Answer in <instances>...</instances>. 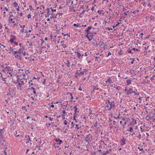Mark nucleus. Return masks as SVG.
I'll use <instances>...</instances> for the list:
<instances>
[{"mask_svg":"<svg viewBox=\"0 0 155 155\" xmlns=\"http://www.w3.org/2000/svg\"><path fill=\"white\" fill-rule=\"evenodd\" d=\"M106 104H109L110 105V108L108 109V110L110 111L111 109H114L115 108L114 101L110 100H107L106 102Z\"/></svg>","mask_w":155,"mask_h":155,"instance_id":"f257e3e1","label":"nucleus"},{"mask_svg":"<svg viewBox=\"0 0 155 155\" xmlns=\"http://www.w3.org/2000/svg\"><path fill=\"white\" fill-rule=\"evenodd\" d=\"M15 84L17 86V88L18 89H19L20 90H22L24 88V85H23L20 83H18V82H14Z\"/></svg>","mask_w":155,"mask_h":155,"instance_id":"f03ea898","label":"nucleus"},{"mask_svg":"<svg viewBox=\"0 0 155 155\" xmlns=\"http://www.w3.org/2000/svg\"><path fill=\"white\" fill-rule=\"evenodd\" d=\"M24 50V48L23 46H22L21 48H20L18 51H15L14 53H13V54H15L17 53L21 54L22 52H23Z\"/></svg>","mask_w":155,"mask_h":155,"instance_id":"7ed1b4c3","label":"nucleus"},{"mask_svg":"<svg viewBox=\"0 0 155 155\" xmlns=\"http://www.w3.org/2000/svg\"><path fill=\"white\" fill-rule=\"evenodd\" d=\"M92 136L91 134H89L86 136L85 138V139L86 142L89 143L92 139Z\"/></svg>","mask_w":155,"mask_h":155,"instance_id":"20e7f679","label":"nucleus"},{"mask_svg":"<svg viewBox=\"0 0 155 155\" xmlns=\"http://www.w3.org/2000/svg\"><path fill=\"white\" fill-rule=\"evenodd\" d=\"M5 69L6 70V71H8L9 72L10 71L11 72V71H13V69L11 67L7 66L5 67Z\"/></svg>","mask_w":155,"mask_h":155,"instance_id":"39448f33","label":"nucleus"},{"mask_svg":"<svg viewBox=\"0 0 155 155\" xmlns=\"http://www.w3.org/2000/svg\"><path fill=\"white\" fill-rule=\"evenodd\" d=\"M8 90L9 92L7 94V95H8V96L9 95L10 96V95L11 94H13L14 92V90L12 88H9L8 89Z\"/></svg>","mask_w":155,"mask_h":155,"instance_id":"423d86ee","label":"nucleus"},{"mask_svg":"<svg viewBox=\"0 0 155 155\" xmlns=\"http://www.w3.org/2000/svg\"><path fill=\"white\" fill-rule=\"evenodd\" d=\"M92 28V26H89L85 30V31L88 34H90L91 33V32L90 31V30H91Z\"/></svg>","mask_w":155,"mask_h":155,"instance_id":"0eeeda50","label":"nucleus"},{"mask_svg":"<svg viewBox=\"0 0 155 155\" xmlns=\"http://www.w3.org/2000/svg\"><path fill=\"white\" fill-rule=\"evenodd\" d=\"M75 53L77 54V57L78 58H79L81 57V54H82L81 52H80V51L77 52L75 51Z\"/></svg>","mask_w":155,"mask_h":155,"instance_id":"6e6552de","label":"nucleus"},{"mask_svg":"<svg viewBox=\"0 0 155 155\" xmlns=\"http://www.w3.org/2000/svg\"><path fill=\"white\" fill-rule=\"evenodd\" d=\"M90 34L91 35H89L88 37V39L89 40V41H90L93 38V33L91 32V33H90Z\"/></svg>","mask_w":155,"mask_h":155,"instance_id":"1a4fd4ad","label":"nucleus"},{"mask_svg":"<svg viewBox=\"0 0 155 155\" xmlns=\"http://www.w3.org/2000/svg\"><path fill=\"white\" fill-rule=\"evenodd\" d=\"M64 63L66 64V66L68 67H70L71 66V63L68 59L66 62Z\"/></svg>","mask_w":155,"mask_h":155,"instance_id":"9d476101","label":"nucleus"},{"mask_svg":"<svg viewBox=\"0 0 155 155\" xmlns=\"http://www.w3.org/2000/svg\"><path fill=\"white\" fill-rule=\"evenodd\" d=\"M106 83H108L109 84H111V83H112L113 82L111 79L110 78H108V79L107 80V81H106Z\"/></svg>","mask_w":155,"mask_h":155,"instance_id":"9b49d317","label":"nucleus"},{"mask_svg":"<svg viewBox=\"0 0 155 155\" xmlns=\"http://www.w3.org/2000/svg\"><path fill=\"white\" fill-rule=\"evenodd\" d=\"M1 75V78H2V80L3 83L8 84V83L6 82L5 79L6 78H5L2 77V75Z\"/></svg>","mask_w":155,"mask_h":155,"instance_id":"f8f14e48","label":"nucleus"},{"mask_svg":"<svg viewBox=\"0 0 155 155\" xmlns=\"http://www.w3.org/2000/svg\"><path fill=\"white\" fill-rule=\"evenodd\" d=\"M131 120L132 122L130 123V124L132 125L133 124H136L137 123L136 122V120L132 118Z\"/></svg>","mask_w":155,"mask_h":155,"instance_id":"ddd939ff","label":"nucleus"},{"mask_svg":"<svg viewBox=\"0 0 155 155\" xmlns=\"http://www.w3.org/2000/svg\"><path fill=\"white\" fill-rule=\"evenodd\" d=\"M28 138H27V141H26V143H28L29 142V141L31 142L32 141L31 140V139L29 136V135L28 136Z\"/></svg>","mask_w":155,"mask_h":155,"instance_id":"4468645a","label":"nucleus"},{"mask_svg":"<svg viewBox=\"0 0 155 155\" xmlns=\"http://www.w3.org/2000/svg\"><path fill=\"white\" fill-rule=\"evenodd\" d=\"M99 45L100 47H101L103 45L104 47L105 45V44H104L103 42L100 41Z\"/></svg>","mask_w":155,"mask_h":155,"instance_id":"2eb2a0df","label":"nucleus"},{"mask_svg":"<svg viewBox=\"0 0 155 155\" xmlns=\"http://www.w3.org/2000/svg\"><path fill=\"white\" fill-rule=\"evenodd\" d=\"M47 10V16H45L46 17H49V16L50 15V14L49 13L50 11L49 9L48 8H47L46 9Z\"/></svg>","mask_w":155,"mask_h":155,"instance_id":"dca6fc26","label":"nucleus"},{"mask_svg":"<svg viewBox=\"0 0 155 155\" xmlns=\"http://www.w3.org/2000/svg\"><path fill=\"white\" fill-rule=\"evenodd\" d=\"M132 80L130 79H128L127 81V85H129L130 84H131V81Z\"/></svg>","mask_w":155,"mask_h":155,"instance_id":"f3484780","label":"nucleus"},{"mask_svg":"<svg viewBox=\"0 0 155 155\" xmlns=\"http://www.w3.org/2000/svg\"><path fill=\"white\" fill-rule=\"evenodd\" d=\"M84 72L83 71L81 72L80 73H78V72H77L76 73V74H77L78 75H80V74H81L82 75H84Z\"/></svg>","mask_w":155,"mask_h":155,"instance_id":"a211bd4d","label":"nucleus"},{"mask_svg":"<svg viewBox=\"0 0 155 155\" xmlns=\"http://www.w3.org/2000/svg\"><path fill=\"white\" fill-rule=\"evenodd\" d=\"M9 52H8L9 53H10L11 52H14L13 48L12 47H10L9 49Z\"/></svg>","mask_w":155,"mask_h":155,"instance_id":"6ab92c4d","label":"nucleus"},{"mask_svg":"<svg viewBox=\"0 0 155 155\" xmlns=\"http://www.w3.org/2000/svg\"><path fill=\"white\" fill-rule=\"evenodd\" d=\"M139 12V11L138 10H135V11H134L132 12V13H133L134 15H138V14L137 15V12Z\"/></svg>","mask_w":155,"mask_h":155,"instance_id":"aec40b11","label":"nucleus"},{"mask_svg":"<svg viewBox=\"0 0 155 155\" xmlns=\"http://www.w3.org/2000/svg\"><path fill=\"white\" fill-rule=\"evenodd\" d=\"M73 108L75 109L74 112H78V113H79V111H78V108L77 107V105L76 106H74V107Z\"/></svg>","mask_w":155,"mask_h":155,"instance_id":"412c9836","label":"nucleus"},{"mask_svg":"<svg viewBox=\"0 0 155 155\" xmlns=\"http://www.w3.org/2000/svg\"><path fill=\"white\" fill-rule=\"evenodd\" d=\"M3 27L2 25L1 22H0V33H1L3 31L2 28Z\"/></svg>","mask_w":155,"mask_h":155,"instance_id":"4be33fe9","label":"nucleus"},{"mask_svg":"<svg viewBox=\"0 0 155 155\" xmlns=\"http://www.w3.org/2000/svg\"><path fill=\"white\" fill-rule=\"evenodd\" d=\"M15 55V57L16 58H18L20 56V54L18 53V54H13Z\"/></svg>","mask_w":155,"mask_h":155,"instance_id":"5701e85b","label":"nucleus"},{"mask_svg":"<svg viewBox=\"0 0 155 155\" xmlns=\"http://www.w3.org/2000/svg\"><path fill=\"white\" fill-rule=\"evenodd\" d=\"M5 140L3 139L1 140H0V143L1 144L3 145L4 144V143L5 142Z\"/></svg>","mask_w":155,"mask_h":155,"instance_id":"b1692460","label":"nucleus"},{"mask_svg":"<svg viewBox=\"0 0 155 155\" xmlns=\"http://www.w3.org/2000/svg\"><path fill=\"white\" fill-rule=\"evenodd\" d=\"M111 150H112V149H110L109 150H107V151H106L105 152V153L107 154L110 153V152H111Z\"/></svg>","mask_w":155,"mask_h":155,"instance_id":"393cba45","label":"nucleus"},{"mask_svg":"<svg viewBox=\"0 0 155 155\" xmlns=\"http://www.w3.org/2000/svg\"><path fill=\"white\" fill-rule=\"evenodd\" d=\"M153 117V116H152V117H150V116H148V115H147L146 116V117L147 118H148V119H147V120H148V121L149 120H151V119H152V118Z\"/></svg>","mask_w":155,"mask_h":155,"instance_id":"a878e982","label":"nucleus"},{"mask_svg":"<svg viewBox=\"0 0 155 155\" xmlns=\"http://www.w3.org/2000/svg\"><path fill=\"white\" fill-rule=\"evenodd\" d=\"M13 4L14 5V6L15 7H17L18 5L17 3L16 2H14Z\"/></svg>","mask_w":155,"mask_h":155,"instance_id":"bb28decb","label":"nucleus"},{"mask_svg":"<svg viewBox=\"0 0 155 155\" xmlns=\"http://www.w3.org/2000/svg\"><path fill=\"white\" fill-rule=\"evenodd\" d=\"M57 18V17L55 16L54 15H51V16L50 17V18L54 19H56Z\"/></svg>","mask_w":155,"mask_h":155,"instance_id":"cd10ccee","label":"nucleus"},{"mask_svg":"<svg viewBox=\"0 0 155 155\" xmlns=\"http://www.w3.org/2000/svg\"><path fill=\"white\" fill-rule=\"evenodd\" d=\"M120 114H119L118 115H116V116H114V118H116V119H117L120 118Z\"/></svg>","mask_w":155,"mask_h":155,"instance_id":"c85d7f7f","label":"nucleus"},{"mask_svg":"<svg viewBox=\"0 0 155 155\" xmlns=\"http://www.w3.org/2000/svg\"><path fill=\"white\" fill-rule=\"evenodd\" d=\"M74 25L75 26H76L77 27H81V25L80 24H74Z\"/></svg>","mask_w":155,"mask_h":155,"instance_id":"c756f323","label":"nucleus"},{"mask_svg":"<svg viewBox=\"0 0 155 155\" xmlns=\"http://www.w3.org/2000/svg\"><path fill=\"white\" fill-rule=\"evenodd\" d=\"M122 89V87H121L120 86H118L116 88V89L118 91H120V90L121 89Z\"/></svg>","mask_w":155,"mask_h":155,"instance_id":"7c9ffc66","label":"nucleus"},{"mask_svg":"<svg viewBox=\"0 0 155 155\" xmlns=\"http://www.w3.org/2000/svg\"><path fill=\"white\" fill-rule=\"evenodd\" d=\"M11 37H12V38H11L12 39H13V40H16V37L15 36H14V35H12Z\"/></svg>","mask_w":155,"mask_h":155,"instance_id":"2f4dec72","label":"nucleus"},{"mask_svg":"<svg viewBox=\"0 0 155 155\" xmlns=\"http://www.w3.org/2000/svg\"><path fill=\"white\" fill-rule=\"evenodd\" d=\"M127 52H128L129 53L131 54H132L133 53V52H132V50H130V49H128Z\"/></svg>","mask_w":155,"mask_h":155,"instance_id":"473e14b6","label":"nucleus"},{"mask_svg":"<svg viewBox=\"0 0 155 155\" xmlns=\"http://www.w3.org/2000/svg\"><path fill=\"white\" fill-rule=\"evenodd\" d=\"M3 139V137L2 133H0V140Z\"/></svg>","mask_w":155,"mask_h":155,"instance_id":"72a5a7b5","label":"nucleus"},{"mask_svg":"<svg viewBox=\"0 0 155 155\" xmlns=\"http://www.w3.org/2000/svg\"><path fill=\"white\" fill-rule=\"evenodd\" d=\"M58 144H57L56 143H54V146L55 148H58L59 147V146L57 145Z\"/></svg>","mask_w":155,"mask_h":155,"instance_id":"f704fd0d","label":"nucleus"},{"mask_svg":"<svg viewBox=\"0 0 155 155\" xmlns=\"http://www.w3.org/2000/svg\"><path fill=\"white\" fill-rule=\"evenodd\" d=\"M18 83H20V84L23 85H24V83L23 81H20V82H18Z\"/></svg>","mask_w":155,"mask_h":155,"instance_id":"c9c22d12","label":"nucleus"},{"mask_svg":"<svg viewBox=\"0 0 155 155\" xmlns=\"http://www.w3.org/2000/svg\"><path fill=\"white\" fill-rule=\"evenodd\" d=\"M122 119L123 121H127L128 120V118H127L122 117Z\"/></svg>","mask_w":155,"mask_h":155,"instance_id":"e433bc0d","label":"nucleus"},{"mask_svg":"<svg viewBox=\"0 0 155 155\" xmlns=\"http://www.w3.org/2000/svg\"><path fill=\"white\" fill-rule=\"evenodd\" d=\"M63 142L61 140H60V141H59L58 142H57V143H56L57 144H60Z\"/></svg>","mask_w":155,"mask_h":155,"instance_id":"4c0bfd02","label":"nucleus"},{"mask_svg":"<svg viewBox=\"0 0 155 155\" xmlns=\"http://www.w3.org/2000/svg\"><path fill=\"white\" fill-rule=\"evenodd\" d=\"M12 20L13 19L12 18H9L8 21L9 23H11L12 22Z\"/></svg>","mask_w":155,"mask_h":155,"instance_id":"58836bf2","label":"nucleus"},{"mask_svg":"<svg viewBox=\"0 0 155 155\" xmlns=\"http://www.w3.org/2000/svg\"><path fill=\"white\" fill-rule=\"evenodd\" d=\"M132 49H133V51H139V50L135 48H133Z\"/></svg>","mask_w":155,"mask_h":155,"instance_id":"ea45409f","label":"nucleus"},{"mask_svg":"<svg viewBox=\"0 0 155 155\" xmlns=\"http://www.w3.org/2000/svg\"><path fill=\"white\" fill-rule=\"evenodd\" d=\"M126 141V140L125 139H123L122 141V143L124 144H126L125 142Z\"/></svg>","mask_w":155,"mask_h":155,"instance_id":"a19ab883","label":"nucleus"},{"mask_svg":"<svg viewBox=\"0 0 155 155\" xmlns=\"http://www.w3.org/2000/svg\"><path fill=\"white\" fill-rule=\"evenodd\" d=\"M81 127H79V125L78 124H76L75 125V128H77V129H79V128H80Z\"/></svg>","mask_w":155,"mask_h":155,"instance_id":"79ce46f5","label":"nucleus"},{"mask_svg":"<svg viewBox=\"0 0 155 155\" xmlns=\"http://www.w3.org/2000/svg\"><path fill=\"white\" fill-rule=\"evenodd\" d=\"M54 140H55V141L56 142H58L59 141H60L61 140L60 139H54Z\"/></svg>","mask_w":155,"mask_h":155,"instance_id":"37998d69","label":"nucleus"},{"mask_svg":"<svg viewBox=\"0 0 155 155\" xmlns=\"http://www.w3.org/2000/svg\"><path fill=\"white\" fill-rule=\"evenodd\" d=\"M129 131H130L131 132H132L133 131V128L132 127H130V130H129Z\"/></svg>","mask_w":155,"mask_h":155,"instance_id":"c03bdc74","label":"nucleus"},{"mask_svg":"<svg viewBox=\"0 0 155 155\" xmlns=\"http://www.w3.org/2000/svg\"><path fill=\"white\" fill-rule=\"evenodd\" d=\"M143 33H141L140 34V37H141V38H142V39H144V37H143Z\"/></svg>","mask_w":155,"mask_h":155,"instance_id":"a18cd8bd","label":"nucleus"},{"mask_svg":"<svg viewBox=\"0 0 155 155\" xmlns=\"http://www.w3.org/2000/svg\"><path fill=\"white\" fill-rule=\"evenodd\" d=\"M132 94L131 93V92L129 91L128 90L127 91V95H129V94Z\"/></svg>","mask_w":155,"mask_h":155,"instance_id":"49530a36","label":"nucleus"},{"mask_svg":"<svg viewBox=\"0 0 155 155\" xmlns=\"http://www.w3.org/2000/svg\"><path fill=\"white\" fill-rule=\"evenodd\" d=\"M22 109L23 110H25V111H27L26 110V108L25 106H23L22 107Z\"/></svg>","mask_w":155,"mask_h":155,"instance_id":"de8ad7c7","label":"nucleus"},{"mask_svg":"<svg viewBox=\"0 0 155 155\" xmlns=\"http://www.w3.org/2000/svg\"><path fill=\"white\" fill-rule=\"evenodd\" d=\"M141 135L140 134H139L138 136H137V137L139 138V140H140L141 138Z\"/></svg>","mask_w":155,"mask_h":155,"instance_id":"09e8293b","label":"nucleus"},{"mask_svg":"<svg viewBox=\"0 0 155 155\" xmlns=\"http://www.w3.org/2000/svg\"><path fill=\"white\" fill-rule=\"evenodd\" d=\"M71 125L72 126V127H73V128L74 127V123L73 122H71Z\"/></svg>","mask_w":155,"mask_h":155,"instance_id":"8fccbe9b","label":"nucleus"},{"mask_svg":"<svg viewBox=\"0 0 155 155\" xmlns=\"http://www.w3.org/2000/svg\"><path fill=\"white\" fill-rule=\"evenodd\" d=\"M29 89H30L31 90H32L33 91L35 90L34 87H31L30 88H28V90Z\"/></svg>","mask_w":155,"mask_h":155,"instance_id":"3c124183","label":"nucleus"},{"mask_svg":"<svg viewBox=\"0 0 155 155\" xmlns=\"http://www.w3.org/2000/svg\"><path fill=\"white\" fill-rule=\"evenodd\" d=\"M28 84L29 85V86L30 87L31 85H32L33 84V83H31L30 82H28Z\"/></svg>","mask_w":155,"mask_h":155,"instance_id":"603ef678","label":"nucleus"},{"mask_svg":"<svg viewBox=\"0 0 155 155\" xmlns=\"http://www.w3.org/2000/svg\"><path fill=\"white\" fill-rule=\"evenodd\" d=\"M22 53L23 54V55L24 56H25L26 55H28V53H26V52H22Z\"/></svg>","mask_w":155,"mask_h":155,"instance_id":"864d4df0","label":"nucleus"},{"mask_svg":"<svg viewBox=\"0 0 155 155\" xmlns=\"http://www.w3.org/2000/svg\"><path fill=\"white\" fill-rule=\"evenodd\" d=\"M128 90L131 93H132L133 92V89L131 88H130Z\"/></svg>","mask_w":155,"mask_h":155,"instance_id":"5fc2aeb1","label":"nucleus"},{"mask_svg":"<svg viewBox=\"0 0 155 155\" xmlns=\"http://www.w3.org/2000/svg\"><path fill=\"white\" fill-rule=\"evenodd\" d=\"M62 46H63L64 48H65L67 47L66 45V44H62Z\"/></svg>","mask_w":155,"mask_h":155,"instance_id":"6e6d98bb","label":"nucleus"},{"mask_svg":"<svg viewBox=\"0 0 155 155\" xmlns=\"http://www.w3.org/2000/svg\"><path fill=\"white\" fill-rule=\"evenodd\" d=\"M97 121H96V122L94 124V125L95 126V127H97Z\"/></svg>","mask_w":155,"mask_h":155,"instance_id":"4d7b16f0","label":"nucleus"},{"mask_svg":"<svg viewBox=\"0 0 155 155\" xmlns=\"http://www.w3.org/2000/svg\"><path fill=\"white\" fill-rule=\"evenodd\" d=\"M14 41L13 39H12V38H11L10 40V41L12 43H14Z\"/></svg>","mask_w":155,"mask_h":155,"instance_id":"13d9d810","label":"nucleus"},{"mask_svg":"<svg viewBox=\"0 0 155 155\" xmlns=\"http://www.w3.org/2000/svg\"><path fill=\"white\" fill-rule=\"evenodd\" d=\"M127 124V123L126 122H125L124 124H122V126H123V127H124L125 125L126 124Z\"/></svg>","mask_w":155,"mask_h":155,"instance_id":"bf43d9fd","label":"nucleus"},{"mask_svg":"<svg viewBox=\"0 0 155 155\" xmlns=\"http://www.w3.org/2000/svg\"><path fill=\"white\" fill-rule=\"evenodd\" d=\"M132 61L131 62V63L132 64H133L134 63V58H132Z\"/></svg>","mask_w":155,"mask_h":155,"instance_id":"052dcab7","label":"nucleus"},{"mask_svg":"<svg viewBox=\"0 0 155 155\" xmlns=\"http://www.w3.org/2000/svg\"><path fill=\"white\" fill-rule=\"evenodd\" d=\"M67 122L68 121H67L66 120H65L64 121V124L65 125H67Z\"/></svg>","mask_w":155,"mask_h":155,"instance_id":"680f3d73","label":"nucleus"},{"mask_svg":"<svg viewBox=\"0 0 155 155\" xmlns=\"http://www.w3.org/2000/svg\"><path fill=\"white\" fill-rule=\"evenodd\" d=\"M25 73L26 74H29L30 72L28 70H27L26 71H25Z\"/></svg>","mask_w":155,"mask_h":155,"instance_id":"e2e57ef3","label":"nucleus"},{"mask_svg":"<svg viewBox=\"0 0 155 155\" xmlns=\"http://www.w3.org/2000/svg\"><path fill=\"white\" fill-rule=\"evenodd\" d=\"M46 79H44V81L42 82V84H45L46 83Z\"/></svg>","mask_w":155,"mask_h":155,"instance_id":"0e129e2a","label":"nucleus"},{"mask_svg":"<svg viewBox=\"0 0 155 155\" xmlns=\"http://www.w3.org/2000/svg\"><path fill=\"white\" fill-rule=\"evenodd\" d=\"M15 10L14 9H12L11 11L9 12V13H12L14 12Z\"/></svg>","mask_w":155,"mask_h":155,"instance_id":"69168bd1","label":"nucleus"},{"mask_svg":"<svg viewBox=\"0 0 155 155\" xmlns=\"http://www.w3.org/2000/svg\"><path fill=\"white\" fill-rule=\"evenodd\" d=\"M116 85L115 84H114L111 85V87H114V88H116V87H115V86Z\"/></svg>","mask_w":155,"mask_h":155,"instance_id":"338daca9","label":"nucleus"},{"mask_svg":"<svg viewBox=\"0 0 155 155\" xmlns=\"http://www.w3.org/2000/svg\"><path fill=\"white\" fill-rule=\"evenodd\" d=\"M27 17L28 19L30 18H31V15L30 14H28V15Z\"/></svg>","mask_w":155,"mask_h":155,"instance_id":"774afa93","label":"nucleus"}]
</instances>
